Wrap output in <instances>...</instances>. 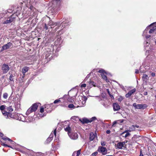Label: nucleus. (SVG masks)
Wrapping results in <instances>:
<instances>
[{
	"label": "nucleus",
	"mask_w": 156,
	"mask_h": 156,
	"mask_svg": "<svg viewBox=\"0 0 156 156\" xmlns=\"http://www.w3.org/2000/svg\"><path fill=\"white\" fill-rule=\"evenodd\" d=\"M87 100V98L86 96H80L78 97V101L80 107H83L85 105Z\"/></svg>",
	"instance_id": "f257e3e1"
},
{
	"label": "nucleus",
	"mask_w": 156,
	"mask_h": 156,
	"mask_svg": "<svg viewBox=\"0 0 156 156\" xmlns=\"http://www.w3.org/2000/svg\"><path fill=\"white\" fill-rule=\"evenodd\" d=\"M38 105L37 103H35L29 108L26 112V115H28L31 112H35L37 109Z\"/></svg>",
	"instance_id": "f03ea898"
},
{
	"label": "nucleus",
	"mask_w": 156,
	"mask_h": 156,
	"mask_svg": "<svg viewBox=\"0 0 156 156\" xmlns=\"http://www.w3.org/2000/svg\"><path fill=\"white\" fill-rule=\"evenodd\" d=\"M2 70L3 73L5 74L9 70V67L7 64H4L2 66Z\"/></svg>",
	"instance_id": "7ed1b4c3"
},
{
	"label": "nucleus",
	"mask_w": 156,
	"mask_h": 156,
	"mask_svg": "<svg viewBox=\"0 0 156 156\" xmlns=\"http://www.w3.org/2000/svg\"><path fill=\"white\" fill-rule=\"evenodd\" d=\"M12 45L13 44L12 43L10 42H9L7 44H4L2 46V49L1 50V52L2 51L5 50H6L11 48Z\"/></svg>",
	"instance_id": "20e7f679"
},
{
	"label": "nucleus",
	"mask_w": 156,
	"mask_h": 156,
	"mask_svg": "<svg viewBox=\"0 0 156 156\" xmlns=\"http://www.w3.org/2000/svg\"><path fill=\"white\" fill-rule=\"evenodd\" d=\"M125 142H119L117 144V148L119 149H124L126 147V145Z\"/></svg>",
	"instance_id": "39448f33"
},
{
	"label": "nucleus",
	"mask_w": 156,
	"mask_h": 156,
	"mask_svg": "<svg viewBox=\"0 0 156 156\" xmlns=\"http://www.w3.org/2000/svg\"><path fill=\"white\" fill-rule=\"evenodd\" d=\"M98 151L103 155L106 154L107 153V148L103 147H99L98 149Z\"/></svg>",
	"instance_id": "423d86ee"
},
{
	"label": "nucleus",
	"mask_w": 156,
	"mask_h": 156,
	"mask_svg": "<svg viewBox=\"0 0 156 156\" xmlns=\"http://www.w3.org/2000/svg\"><path fill=\"white\" fill-rule=\"evenodd\" d=\"M15 18V17H14V16L13 15H12L8 18L6 21H4L3 23V24H5L9 23L13 21L14 20Z\"/></svg>",
	"instance_id": "0eeeda50"
},
{
	"label": "nucleus",
	"mask_w": 156,
	"mask_h": 156,
	"mask_svg": "<svg viewBox=\"0 0 156 156\" xmlns=\"http://www.w3.org/2000/svg\"><path fill=\"white\" fill-rule=\"evenodd\" d=\"M68 134L70 138L73 140H76L78 138V135L76 133H72L71 134L70 133H68Z\"/></svg>",
	"instance_id": "6e6552de"
},
{
	"label": "nucleus",
	"mask_w": 156,
	"mask_h": 156,
	"mask_svg": "<svg viewBox=\"0 0 156 156\" xmlns=\"http://www.w3.org/2000/svg\"><path fill=\"white\" fill-rule=\"evenodd\" d=\"M113 107L114 111H118L120 108L119 105L116 103H114L113 104Z\"/></svg>",
	"instance_id": "1a4fd4ad"
},
{
	"label": "nucleus",
	"mask_w": 156,
	"mask_h": 156,
	"mask_svg": "<svg viewBox=\"0 0 156 156\" xmlns=\"http://www.w3.org/2000/svg\"><path fill=\"white\" fill-rule=\"evenodd\" d=\"M136 89L135 88H134L132 90L129 91L127 94H126L125 95V97L126 98H128L132 94L135 92Z\"/></svg>",
	"instance_id": "9d476101"
},
{
	"label": "nucleus",
	"mask_w": 156,
	"mask_h": 156,
	"mask_svg": "<svg viewBox=\"0 0 156 156\" xmlns=\"http://www.w3.org/2000/svg\"><path fill=\"white\" fill-rule=\"evenodd\" d=\"M129 130H125V131L122 133L121 135L122 136L126 137L128 136H129L130 135V134L129 133Z\"/></svg>",
	"instance_id": "9b49d317"
},
{
	"label": "nucleus",
	"mask_w": 156,
	"mask_h": 156,
	"mask_svg": "<svg viewBox=\"0 0 156 156\" xmlns=\"http://www.w3.org/2000/svg\"><path fill=\"white\" fill-rule=\"evenodd\" d=\"M96 135L97 134H96V133H95V134H94L93 133H91L90 135V141L93 140L95 138Z\"/></svg>",
	"instance_id": "f8f14e48"
},
{
	"label": "nucleus",
	"mask_w": 156,
	"mask_h": 156,
	"mask_svg": "<svg viewBox=\"0 0 156 156\" xmlns=\"http://www.w3.org/2000/svg\"><path fill=\"white\" fill-rule=\"evenodd\" d=\"M133 106L137 109H141L143 107V105L141 104L136 105V103H134L133 104Z\"/></svg>",
	"instance_id": "ddd939ff"
},
{
	"label": "nucleus",
	"mask_w": 156,
	"mask_h": 156,
	"mask_svg": "<svg viewBox=\"0 0 156 156\" xmlns=\"http://www.w3.org/2000/svg\"><path fill=\"white\" fill-rule=\"evenodd\" d=\"M29 70V67L25 66L22 69V73L24 76L25 73L27 72Z\"/></svg>",
	"instance_id": "4468645a"
},
{
	"label": "nucleus",
	"mask_w": 156,
	"mask_h": 156,
	"mask_svg": "<svg viewBox=\"0 0 156 156\" xmlns=\"http://www.w3.org/2000/svg\"><path fill=\"white\" fill-rule=\"evenodd\" d=\"M29 4L28 3L26 5L27 7H28V6L30 5H31V7L33 6V5H34L35 4V2L34 0H29Z\"/></svg>",
	"instance_id": "2eb2a0df"
},
{
	"label": "nucleus",
	"mask_w": 156,
	"mask_h": 156,
	"mask_svg": "<svg viewBox=\"0 0 156 156\" xmlns=\"http://www.w3.org/2000/svg\"><path fill=\"white\" fill-rule=\"evenodd\" d=\"M56 129H55V130L54 131L53 133L52 132H51V134L50 135L49 137L50 138H51L52 139H53V134L55 135V136H56Z\"/></svg>",
	"instance_id": "dca6fc26"
},
{
	"label": "nucleus",
	"mask_w": 156,
	"mask_h": 156,
	"mask_svg": "<svg viewBox=\"0 0 156 156\" xmlns=\"http://www.w3.org/2000/svg\"><path fill=\"white\" fill-rule=\"evenodd\" d=\"M143 80L144 81H147L149 78L148 76L146 74H144L142 77Z\"/></svg>",
	"instance_id": "f3484780"
},
{
	"label": "nucleus",
	"mask_w": 156,
	"mask_h": 156,
	"mask_svg": "<svg viewBox=\"0 0 156 156\" xmlns=\"http://www.w3.org/2000/svg\"><path fill=\"white\" fill-rule=\"evenodd\" d=\"M105 73H101V75L102 76V78L105 80L106 82L108 81V80L107 78V76L105 74Z\"/></svg>",
	"instance_id": "a211bd4d"
},
{
	"label": "nucleus",
	"mask_w": 156,
	"mask_h": 156,
	"mask_svg": "<svg viewBox=\"0 0 156 156\" xmlns=\"http://www.w3.org/2000/svg\"><path fill=\"white\" fill-rule=\"evenodd\" d=\"M89 87H92V86L95 87V83L92 81L90 80L89 82Z\"/></svg>",
	"instance_id": "6ab92c4d"
},
{
	"label": "nucleus",
	"mask_w": 156,
	"mask_h": 156,
	"mask_svg": "<svg viewBox=\"0 0 156 156\" xmlns=\"http://www.w3.org/2000/svg\"><path fill=\"white\" fill-rule=\"evenodd\" d=\"M80 151L81 150H78L77 151H75L73 152V154L72 156H75V154H76L77 155H79L80 154Z\"/></svg>",
	"instance_id": "aec40b11"
},
{
	"label": "nucleus",
	"mask_w": 156,
	"mask_h": 156,
	"mask_svg": "<svg viewBox=\"0 0 156 156\" xmlns=\"http://www.w3.org/2000/svg\"><path fill=\"white\" fill-rule=\"evenodd\" d=\"M8 116H7V117H6V119L7 118H14V115L12 114V113H11L10 112H9V114L8 115Z\"/></svg>",
	"instance_id": "412c9836"
},
{
	"label": "nucleus",
	"mask_w": 156,
	"mask_h": 156,
	"mask_svg": "<svg viewBox=\"0 0 156 156\" xmlns=\"http://www.w3.org/2000/svg\"><path fill=\"white\" fill-rule=\"evenodd\" d=\"M65 131L68 132V133H70V132L71 130V128L69 126H68L66 128H65Z\"/></svg>",
	"instance_id": "4be33fe9"
},
{
	"label": "nucleus",
	"mask_w": 156,
	"mask_h": 156,
	"mask_svg": "<svg viewBox=\"0 0 156 156\" xmlns=\"http://www.w3.org/2000/svg\"><path fill=\"white\" fill-rule=\"evenodd\" d=\"M135 129L134 126H132L129 128V132H130L131 131H133L135 130Z\"/></svg>",
	"instance_id": "5701e85b"
},
{
	"label": "nucleus",
	"mask_w": 156,
	"mask_h": 156,
	"mask_svg": "<svg viewBox=\"0 0 156 156\" xmlns=\"http://www.w3.org/2000/svg\"><path fill=\"white\" fill-rule=\"evenodd\" d=\"M2 113L3 115L5 116L6 117H7V116H8L9 112H7L6 111L4 110L2 111Z\"/></svg>",
	"instance_id": "b1692460"
},
{
	"label": "nucleus",
	"mask_w": 156,
	"mask_h": 156,
	"mask_svg": "<svg viewBox=\"0 0 156 156\" xmlns=\"http://www.w3.org/2000/svg\"><path fill=\"white\" fill-rule=\"evenodd\" d=\"M155 29H156V27H153L149 31V33L151 34L153 32Z\"/></svg>",
	"instance_id": "393cba45"
},
{
	"label": "nucleus",
	"mask_w": 156,
	"mask_h": 156,
	"mask_svg": "<svg viewBox=\"0 0 156 156\" xmlns=\"http://www.w3.org/2000/svg\"><path fill=\"white\" fill-rule=\"evenodd\" d=\"M68 107L70 108H75V106L73 104H70L68 106Z\"/></svg>",
	"instance_id": "a878e982"
},
{
	"label": "nucleus",
	"mask_w": 156,
	"mask_h": 156,
	"mask_svg": "<svg viewBox=\"0 0 156 156\" xmlns=\"http://www.w3.org/2000/svg\"><path fill=\"white\" fill-rule=\"evenodd\" d=\"M60 3V1L59 0H54L52 1V3L53 4H59Z\"/></svg>",
	"instance_id": "bb28decb"
},
{
	"label": "nucleus",
	"mask_w": 156,
	"mask_h": 156,
	"mask_svg": "<svg viewBox=\"0 0 156 156\" xmlns=\"http://www.w3.org/2000/svg\"><path fill=\"white\" fill-rule=\"evenodd\" d=\"M52 139L51 138L49 137L47 139L46 143V144H48L50 143V141L52 140Z\"/></svg>",
	"instance_id": "cd10ccee"
},
{
	"label": "nucleus",
	"mask_w": 156,
	"mask_h": 156,
	"mask_svg": "<svg viewBox=\"0 0 156 156\" xmlns=\"http://www.w3.org/2000/svg\"><path fill=\"white\" fill-rule=\"evenodd\" d=\"M55 23H54L52 21L50 20L48 23V25L49 26H52L55 25Z\"/></svg>",
	"instance_id": "c85d7f7f"
},
{
	"label": "nucleus",
	"mask_w": 156,
	"mask_h": 156,
	"mask_svg": "<svg viewBox=\"0 0 156 156\" xmlns=\"http://www.w3.org/2000/svg\"><path fill=\"white\" fill-rule=\"evenodd\" d=\"M107 92L108 93V94L110 96V97L111 98H114V97L112 95V94H111L110 93V92L109 91V90L108 89H107Z\"/></svg>",
	"instance_id": "c756f323"
},
{
	"label": "nucleus",
	"mask_w": 156,
	"mask_h": 156,
	"mask_svg": "<svg viewBox=\"0 0 156 156\" xmlns=\"http://www.w3.org/2000/svg\"><path fill=\"white\" fill-rule=\"evenodd\" d=\"M90 120L87 119H83V122L88 123L90 122Z\"/></svg>",
	"instance_id": "7c9ffc66"
},
{
	"label": "nucleus",
	"mask_w": 156,
	"mask_h": 156,
	"mask_svg": "<svg viewBox=\"0 0 156 156\" xmlns=\"http://www.w3.org/2000/svg\"><path fill=\"white\" fill-rule=\"evenodd\" d=\"M7 110L9 112H12L13 111V109L11 107H8L7 108Z\"/></svg>",
	"instance_id": "2f4dec72"
},
{
	"label": "nucleus",
	"mask_w": 156,
	"mask_h": 156,
	"mask_svg": "<svg viewBox=\"0 0 156 156\" xmlns=\"http://www.w3.org/2000/svg\"><path fill=\"white\" fill-rule=\"evenodd\" d=\"M119 120H117L116 121H115L114 122H113V124L112 125V127H115V125L117 123H118V122L119 121Z\"/></svg>",
	"instance_id": "473e14b6"
},
{
	"label": "nucleus",
	"mask_w": 156,
	"mask_h": 156,
	"mask_svg": "<svg viewBox=\"0 0 156 156\" xmlns=\"http://www.w3.org/2000/svg\"><path fill=\"white\" fill-rule=\"evenodd\" d=\"M8 94L7 93H5L3 94V97L5 99H6L8 97Z\"/></svg>",
	"instance_id": "72a5a7b5"
},
{
	"label": "nucleus",
	"mask_w": 156,
	"mask_h": 156,
	"mask_svg": "<svg viewBox=\"0 0 156 156\" xmlns=\"http://www.w3.org/2000/svg\"><path fill=\"white\" fill-rule=\"evenodd\" d=\"M96 117H92L90 119V122H92V121H94V120H96Z\"/></svg>",
	"instance_id": "f704fd0d"
},
{
	"label": "nucleus",
	"mask_w": 156,
	"mask_h": 156,
	"mask_svg": "<svg viewBox=\"0 0 156 156\" xmlns=\"http://www.w3.org/2000/svg\"><path fill=\"white\" fill-rule=\"evenodd\" d=\"M1 145H3L5 147H11L12 148V147H11V146H9V145H7V144H4V143H2L1 142Z\"/></svg>",
	"instance_id": "c9c22d12"
},
{
	"label": "nucleus",
	"mask_w": 156,
	"mask_h": 156,
	"mask_svg": "<svg viewBox=\"0 0 156 156\" xmlns=\"http://www.w3.org/2000/svg\"><path fill=\"white\" fill-rule=\"evenodd\" d=\"M5 106L4 105H2L0 106V109L1 110H3L5 109Z\"/></svg>",
	"instance_id": "e433bc0d"
},
{
	"label": "nucleus",
	"mask_w": 156,
	"mask_h": 156,
	"mask_svg": "<svg viewBox=\"0 0 156 156\" xmlns=\"http://www.w3.org/2000/svg\"><path fill=\"white\" fill-rule=\"evenodd\" d=\"M60 101V99H56V100H55L54 101V103L55 104H56V103H57L58 102Z\"/></svg>",
	"instance_id": "4c0bfd02"
},
{
	"label": "nucleus",
	"mask_w": 156,
	"mask_h": 156,
	"mask_svg": "<svg viewBox=\"0 0 156 156\" xmlns=\"http://www.w3.org/2000/svg\"><path fill=\"white\" fill-rule=\"evenodd\" d=\"M145 31H146V30L144 31V33L143 34V36H145V37H146L147 38H149V37H150V35H147V36H146L145 35V34H144V33H145Z\"/></svg>",
	"instance_id": "58836bf2"
},
{
	"label": "nucleus",
	"mask_w": 156,
	"mask_h": 156,
	"mask_svg": "<svg viewBox=\"0 0 156 156\" xmlns=\"http://www.w3.org/2000/svg\"><path fill=\"white\" fill-rule=\"evenodd\" d=\"M98 72L101 73H105V71L103 69L99 70V71H98Z\"/></svg>",
	"instance_id": "ea45409f"
},
{
	"label": "nucleus",
	"mask_w": 156,
	"mask_h": 156,
	"mask_svg": "<svg viewBox=\"0 0 156 156\" xmlns=\"http://www.w3.org/2000/svg\"><path fill=\"white\" fill-rule=\"evenodd\" d=\"M13 77V76L12 75H11L9 77V80H11V81H13V79L12 78Z\"/></svg>",
	"instance_id": "a19ab883"
},
{
	"label": "nucleus",
	"mask_w": 156,
	"mask_h": 156,
	"mask_svg": "<svg viewBox=\"0 0 156 156\" xmlns=\"http://www.w3.org/2000/svg\"><path fill=\"white\" fill-rule=\"evenodd\" d=\"M101 144L102 146H104L105 145V143L104 141H101Z\"/></svg>",
	"instance_id": "79ce46f5"
},
{
	"label": "nucleus",
	"mask_w": 156,
	"mask_h": 156,
	"mask_svg": "<svg viewBox=\"0 0 156 156\" xmlns=\"http://www.w3.org/2000/svg\"><path fill=\"white\" fill-rule=\"evenodd\" d=\"M86 86V84H82L80 86L81 87H85Z\"/></svg>",
	"instance_id": "37998d69"
},
{
	"label": "nucleus",
	"mask_w": 156,
	"mask_h": 156,
	"mask_svg": "<svg viewBox=\"0 0 156 156\" xmlns=\"http://www.w3.org/2000/svg\"><path fill=\"white\" fill-rule=\"evenodd\" d=\"M44 29H45V31H46V30L48 29V27L47 26V25L46 24H45V26H44Z\"/></svg>",
	"instance_id": "c03bdc74"
},
{
	"label": "nucleus",
	"mask_w": 156,
	"mask_h": 156,
	"mask_svg": "<svg viewBox=\"0 0 156 156\" xmlns=\"http://www.w3.org/2000/svg\"><path fill=\"white\" fill-rule=\"evenodd\" d=\"M97 154H98V152H95L92 154V155L93 156H96L97 155Z\"/></svg>",
	"instance_id": "a18cd8bd"
},
{
	"label": "nucleus",
	"mask_w": 156,
	"mask_h": 156,
	"mask_svg": "<svg viewBox=\"0 0 156 156\" xmlns=\"http://www.w3.org/2000/svg\"><path fill=\"white\" fill-rule=\"evenodd\" d=\"M44 109V108L43 107H41V109H40V112L41 113H42L43 112Z\"/></svg>",
	"instance_id": "49530a36"
},
{
	"label": "nucleus",
	"mask_w": 156,
	"mask_h": 156,
	"mask_svg": "<svg viewBox=\"0 0 156 156\" xmlns=\"http://www.w3.org/2000/svg\"><path fill=\"white\" fill-rule=\"evenodd\" d=\"M2 138L4 140H7V139H8V137H2Z\"/></svg>",
	"instance_id": "de8ad7c7"
},
{
	"label": "nucleus",
	"mask_w": 156,
	"mask_h": 156,
	"mask_svg": "<svg viewBox=\"0 0 156 156\" xmlns=\"http://www.w3.org/2000/svg\"><path fill=\"white\" fill-rule=\"evenodd\" d=\"M106 132L107 134H109L110 133L111 131L110 130H107Z\"/></svg>",
	"instance_id": "09e8293b"
},
{
	"label": "nucleus",
	"mask_w": 156,
	"mask_h": 156,
	"mask_svg": "<svg viewBox=\"0 0 156 156\" xmlns=\"http://www.w3.org/2000/svg\"><path fill=\"white\" fill-rule=\"evenodd\" d=\"M151 76H155V73H152L151 74Z\"/></svg>",
	"instance_id": "8fccbe9b"
},
{
	"label": "nucleus",
	"mask_w": 156,
	"mask_h": 156,
	"mask_svg": "<svg viewBox=\"0 0 156 156\" xmlns=\"http://www.w3.org/2000/svg\"><path fill=\"white\" fill-rule=\"evenodd\" d=\"M135 73L136 74L138 73L139 72V71L138 70L136 69L135 71Z\"/></svg>",
	"instance_id": "3c124183"
},
{
	"label": "nucleus",
	"mask_w": 156,
	"mask_h": 156,
	"mask_svg": "<svg viewBox=\"0 0 156 156\" xmlns=\"http://www.w3.org/2000/svg\"><path fill=\"white\" fill-rule=\"evenodd\" d=\"M7 140H9V141H10L11 142H13V141L12 140H11L10 139H9V138H8V139H7Z\"/></svg>",
	"instance_id": "603ef678"
},
{
	"label": "nucleus",
	"mask_w": 156,
	"mask_h": 156,
	"mask_svg": "<svg viewBox=\"0 0 156 156\" xmlns=\"http://www.w3.org/2000/svg\"><path fill=\"white\" fill-rule=\"evenodd\" d=\"M144 94L145 95H147V92H145L144 93Z\"/></svg>",
	"instance_id": "864d4df0"
},
{
	"label": "nucleus",
	"mask_w": 156,
	"mask_h": 156,
	"mask_svg": "<svg viewBox=\"0 0 156 156\" xmlns=\"http://www.w3.org/2000/svg\"><path fill=\"white\" fill-rule=\"evenodd\" d=\"M143 155L142 154L140 153V156H143Z\"/></svg>",
	"instance_id": "5fc2aeb1"
},
{
	"label": "nucleus",
	"mask_w": 156,
	"mask_h": 156,
	"mask_svg": "<svg viewBox=\"0 0 156 156\" xmlns=\"http://www.w3.org/2000/svg\"><path fill=\"white\" fill-rule=\"evenodd\" d=\"M135 126V127H136L137 128H138L139 127V126H137V125Z\"/></svg>",
	"instance_id": "6e6d98bb"
},
{
	"label": "nucleus",
	"mask_w": 156,
	"mask_h": 156,
	"mask_svg": "<svg viewBox=\"0 0 156 156\" xmlns=\"http://www.w3.org/2000/svg\"><path fill=\"white\" fill-rule=\"evenodd\" d=\"M0 135L2 136H2L3 135V134L2 133H1Z\"/></svg>",
	"instance_id": "4d7b16f0"
},
{
	"label": "nucleus",
	"mask_w": 156,
	"mask_h": 156,
	"mask_svg": "<svg viewBox=\"0 0 156 156\" xmlns=\"http://www.w3.org/2000/svg\"><path fill=\"white\" fill-rule=\"evenodd\" d=\"M154 23H153L152 24H151V25H150V26H152L153 24H154Z\"/></svg>",
	"instance_id": "13d9d810"
},
{
	"label": "nucleus",
	"mask_w": 156,
	"mask_h": 156,
	"mask_svg": "<svg viewBox=\"0 0 156 156\" xmlns=\"http://www.w3.org/2000/svg\"><path fill=\"white\" fill-rule=\"evenodd\" d=\"M75 156H79L78 155H77L76 154H75Z\"/></svg>",
	"instance_id": "bf43d9fd"
},
{
	"label": "nucleus",
	"mask_w": 156,
	"mask_h": 156,
	"mask_svg": "<svg viewBox=\"0 0 156 156\" xmlns=\"http://www.w3.org/2000/svg\"><path fill=\"white\" fill-rule=\"evenodd\" d=\"M106 156H114L112 155H107Z\"/></svg>",
	"instance_id": "052dcab7"
},
{
	"label": "nucleus",
	"mask_w": 156,
	"mask_h": 156,
	"mask_svg": "<svg viewBox=\"0 0 156 156\" xmlns=\"http://www.w3.org/2000/svg\"><path fill=\"white\" fill-rule=\"evenodd\" d=\"M20 3H21V4H23V2H21Z\"/></svg>",
	"instance_id": "680f3d73"
},
{
	"label": "nucleus",
	"mask_w": 156,
	"mask_h": 156,
	"mask_svg": "<svg viewBox=\"0 0 156 156\" xmlns=\"http://www.w3.org/2000/svg\"><path fill=\"white\" fill-rule=\"evenodd\" d=\"M155 98H156V95H155Z\"/></svg>",
	"instance_id": "e2e57ef3"
}]
</instances>
